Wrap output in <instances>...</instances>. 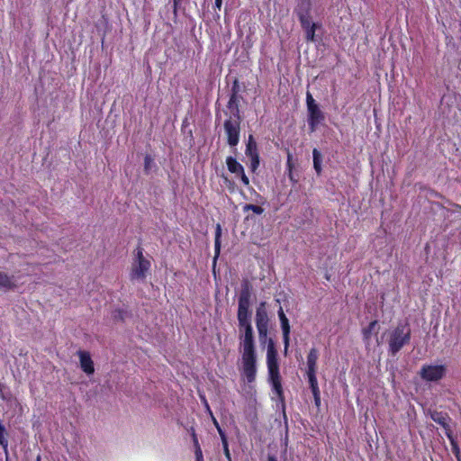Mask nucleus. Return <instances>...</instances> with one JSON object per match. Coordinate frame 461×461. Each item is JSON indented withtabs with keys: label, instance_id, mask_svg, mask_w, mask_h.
Segmentation results:
<instances>
[{
	"label": "nucleus",
	"instance_id": "f257e3e1",
	"mask_svg": "<svg viewBox=\"0 0 461 461\" xmlns=\"http://www.w3.org/2000/svg\"><path fill=\"white\" fill-rule=\"evenodd\" d=\"M252 285L245 279L241 283V289L238 299L237 319L239 322L241 351V374L248 384H252L257 377V353L254 333L251 325L250 300Z\"/></svg>",
	"mask_w": 461,
	"mask_h": 461
},
{
	"label": "nucleus",
	"instance_id": "f03ea898",
	"mask_svg": "<svg viewBox=\"0 0 461 461\" xmlns=\"http://www.w3.org/2000/svg\"><path fill=\"white\" fill-rule=\"evenodd\" d=\"M316 0H298L294 13L296 14L302 28L305 32L306 40L313 41L317 24L311 22V12Z\"/></svg>",
	"mask_w": 461,
	"mask_h": 461
},
{
	"label": "nucleus",
	"instance_id": "7ed1b4c3",
	"mask_svg": "<svg viewBox=\"0 0 461 461\" xmlns=\"http://www.w3.org/2000/svg\"><path fill=\"white\" fill-rule=\"evenodd\" d=\"M151 271V261L144 256V249L138 245L133 252L129 277L131 281L143 282Z\"/></svg>",
	"mask_w": 461,
	"mask_h": 461
},
{
	"label": "nucleus",
	"instance_id": "20e7f679",
	"mask_svg": "<svg viewBox=\"0 0 461 461\" xmlns=\"http://www.w3.org/2000/svg\"><path fill=\"white\" fill-rule=\"evenodd\" d=\"M307 122L311 132H314L317 127L325 120L324 113L320 109L312 95L306 93Z\"/></svg>",
	"mask_w": 461,
	"mask_h": 461
},
{
	"label": "nucleus",
	"instance_id": "39448f33",
	"mask_svg": "<svg viewBox=\"0 0 461 461\" xmlns=\"http://www.w3.org/2000/svg\"><path fill=\"white\" fill-rule=\"evenodd\" d=\"M411 339V330L406 325L397 326L390 334L388 339L389 348L393 355H395L401 348L408 344Z\"/></svg>",
	"mask_w": 461,
	"mask_h": 461
},
{
	"label": "nucleus",
	"instance_id": "423d86ee",
	"mask_svg": "<svg viewBox=\"0 0 461 461\" xmlns=\"http://www.w3.org/2000/svg\"><path fill=\"white\" fill-rule=\"evenodd\" d=\"M241 118L228 117L223 122L227 143L235 148L240 142Z\"/></svg>",
	"mask_w": 461,
	"mask_h": 461
},
{
	"label": "nucleus",
	"instance_id": "0eeeda50",
	"mask_svg": "<svg viewBox=\"0 0 461 461\" xmlns=\"http://www.w3.org/2000/svg\"><path fill=\"white\" fill-rule=\"evenodd\" d=\"M447 373L444 365H424L420 370L421 379L427 382H438L442 379Z\"/></svg>",
	"mask_w": 461,
	"mask_h": 461
},
{
	"label": "nucleus",
	"instance_id": "6e6552de",
	"mask_svg": "<svg viewBox=\"0 0 461 461\" xmlns=\"http://www.w3.org/2000/svg\"><path fill=\"white\" fill-rule=\"evenodd\" d=\"M266 303L262 302L256 311V326L260 339H266L268 332V316L266 310Z\"/></svg>",
	"mask_w": 461,
	"mask_h": 461
},
{
	"label": "nucleus",
	"instance_id": "1a4fd4ad",
	"mask_svg": "<svg viewBox=\"0 0 461 461\" xmlns=\"http://www.w3.org/2000/svg\"><path fill=\"white\" fill-rule=\"evenodd\" d=\"M80 360V366L82 370L87 374L92 375L95 372L94 362L91 358L89 352L85 350H79L77 352Z\"/></svg>",
	"mask_w": 461,
	"mask_h": 461
},
{
	"label": "nucleus",
	"instance_id": "9d476101",
	"mask_svg": "<svg viewBox=\"0 0 461 461\" xmlns=\"http://www.w3.org/2000/svg\"><path fill=\"white\" fill-rule=\"evenodd\" d=\"M277 350L276 348V344L272 339H269L267 341V367H279L278 358H277Z\"/></svg>",
	"mask_w": 461,
	"mask_h": 461
},
{
	"label": "nucleus",
	"instance_id": "9b49d317",
	"mask_svg": "<svg viewBox=\"0 0 461 461\" xmlns=\"http://www.w3.org/2000/svg\"><path fill=\"white\" fill-rule=\"evenodd\" d=\"M277 314H278V318L280 320V324H281V329H282V333H283V342H284V344L287 345V342L290 341V331H291L289 320L286 317V315L285 314V312H284L282 306L279 307V309L277 311Z\"/></svg>",
	"mask_w": 461,
	"mask_h": 461
},
{
	"label": "nucleus",
	"instance_id": "f8f14e48",
	"mask_svg": "<svg viewBox=\"0 0 461 461\" xmlns=\"http://www.w3.org/2000/svg\"><path fill=\"white\" fill-rule=\"evenodd\" d=\"M226 166L229 172L235 175L236 177H238L245 170L244 167L236 159V158L232 156L226 158Z\"/></svg>",
	"mask_w": 461,
	"mask_h": 461
},
{
	"label": "nucleus",
	"instance_id": "ddd939ff",
	"mask_svg": "<svg viewBox=\"0 0 461 461\" xmlns=\"http://www.w3.org/2000/svg\"><path fill=\"white\" fill-rule=\"evenodd\" d=\"M240 99L241 97L230 95V99L227 104V108L230 111V114L229 115V117L241 118L240 111Z\"/></svg>",
	"mask_w": 461,
	"mask_h": 461
},
{
	"label": "nucleus",
	"instance_id": "4468645a",
	"mask_svg": "<svg viewBox=\"0 0 461 461\" xmlns=\"http://www.w3.org/2000/svg\"><path fill=\"white\" fill-rule=\"evenodd\" d=\"M431 419L440 426H442L446 432H451L448 425L449 417L447 413L441 411H433L430 414Z\"/></svg>",
	"mask_w": 461,
	"mask_h": 461
},
{
	"label": "nucleus",
	"instance_id": "2eb2a0df",
	"mask_svg": "<svg viewBox=\"0 0 461 461\" xmlns=\"http://www.w3.org/2000/svg\"><path fill=\"white\" fill-rule=\"evenodd\" d=\"M319 358V352L315 348L310 349L307 356V371L317 372V361Z\"/></svg>",
	"mask_w": 461,
	"mask_h": 461
},
{
	"label": "nucleus",
	"instance_id": "dca6fc26",
	"mask_svg": "<svg viewBox=\"0 0 461 461\" xmlns=\"http://www.w3.org/2000/svg\"><path fill=\"white\" fill-rule=\"evenodd\" d=\"M272 385L273 392L276 394L280 402L285 406V395L282 386V378L269 381Z\"/></svg>",
	"mask_w": 461,
	"mask_h": 461
},
{
	"label": "nucleus",
	"instance_id": "f3484780",
	"mask_svg": "<svg viewBox=\"0 0 461 461\" xmlns=\"http://www.w3.org/2000/svg\"><path fill=\"white\" fill-rule=\"evenodd\" d=\"M245 154L247 157H249V156H252L255 154H259L258 149V144H257L253 135H251V134H249V138H248Z\"/></svg>",
	"mask_w": 461,
	"mask_h": 461
},
{
	"label": "nucleus",
	"instance_id": "a211bd4d",
	"mask_svg": "<svg viewBox=\"0 0 461 461\" xmlns=\"http://www.w3.org/2000/svg\"><path fill=\"white\" fill-rule=\"evenodd\" d=\"M221 226L220 223L216 224L215 227V238H214V261L220 255L221 251Z\"/></svg>",
	"mask_w": 461,
	"mask_h": 461
},
{
	"label": "nucleus",
	"instance_id": "6ab92c4d",
	"mask_svg": "<svg viewBox=\"0 0 461 461\" xmlns=\"http://www.w3.org/2000/svg\"><path fill=\"white\" fill-rule=\"evenodd\" d=\"M15 286L16 285L13 282L12 277L0 271V288L14 289Z\"/></svg>",
	"mask_w": 461,
	"mask_h": 461
},
{
	"label": "nucleus",
	"instance_id": "aec40b11",
	"mask_svg": "<svg viewBox=\"0 0 461 461\" xmlns=\"http://www.w3.org/2000/svg\"><path fill=\"white\" fill-rule=\"evenodd\" d=\"M312 157H313V167L317 173V175H321L322 168H321V162L322 158L321 152L317 149H313L312 150Z\"/></svg>",
	"mask_w": 461,
	"mask_h": 461
},
{
	"label": "nucleus",
	"instance_id": "412c9836",
	"mask_svg": "<svg viewBox=\"0 0 461 461\" xmlns=\"http://www.w3.org/2000/svg\"><path fill=\"white\" fill-rule=\"evenodd\" d=\"M316 374H317V372H306L309 385H310L312 393L320 392Z\"/></svg>",
	"mask_w": 461,
	"mask_h": 461
},
{
	"label": "nucleus",
	"instance_id": "4be33fe9",
	"mask_svg": "<svg viewBox=\"0 0 461 461\" xmlns=\"http://www.w3.org/2000/svg\"><path fill=\"white\" fill-rule=\"evenodd\" d=\"M8 432L6 430L5 426L0 420V446L4 448L5 452H7L8 447Z\"/></svg>",
	"mask_w": 461,
	"mask_h": 461
},
{
	"label": "nucleus",
	"instance_id": "5701e85b",
	"mask_svg": "<svg viewBox=\"0 0 461 461\" xmlns=\"http://www.w3.org/2000/svg\"><path fill=\"white\" fill-rule=\"evenodd\" d=\"M374 329H375V321H370L368 326L366 328L363 329V337H364V340H365L367 348L370 345L371 334H372V330Z\"/></svg>",
	"mask_w": 461,
	"mask_h": 461
},
{
	"label": "nucleus",
	"instance_id": "b1692460",
	"mask_svg": "<svg viewBox=\"0 0 461 461\" xmlns=\"http://www.w3.org/2000/svg\"><path fill=\"white\" fill-rule=\"evenodd\" d=\"M203 400H204L205 407H206V409L208 410V411H209V413H210V415H211V417H212V423H213V425L215 426V428H216V429H217V431H218V433H219V435H220V438H221V435H226V433H225V431L222 429V428L221 427V425L219 424V422H218L217 419L213 416V414H212V411H211V409H210V406H209V404H208L207 401H206L205 399H203Z\"/></svg>",
	"mask_w": 461,
	"mask_h": 461
},
{
	"label": "nucleus",
	"instance_id": "393cba45",
	"mask_svg": "<svg viewBox=\"0 0 461 461\" xmlns=\"http://www.w3.org/2000/svg\"><path fill=\"white\" fill-rule=\"evenodd\" d=\"M249 158V169L252 173H255L260 165L259 154H255L248 157Z\"/></svg>",
	"mask_w": 461,
	"mask_h": 461
},
{
	"label": "nucleus",
	"instance_id": "a878e982",
	"mask_svg": "<svg viewBox=\"0 0 461 461\" xmlns=\"http://www.w3.org/2000/svg\"><path fill=\"white\" fill-rule=\"evenodd\" d=\"M446 435H447V437L448 438V439L450 441L451 447H452V452L455 454L456 458L459 459L460 449H459L457 442L456 441V439L452 436V432H446Z\"/></svg>",
	"mask_w": 461,
	"mask_h": 461
},
{
	"label": "nucleus",
	"instance_id": "bb28decb",
	"mask_svg": "<svg viewBox=\"0 0 461 461\" xmlns=\"http://www.w3.org/2000/svg\"><path fill=\"white\" fill-rule=\"evenodd\" d=\"M221 444H222L223 454H224L227 461H232L230 448H229L227 435H221Z\"/></svg>",
	"mask_w": 461,
	"mask_h": 461
},
{
	"label": "nucleus",
	"instance_id": "cd10ccee",
	"mask_svg": "<svg viewBox=\"0 0 461 461\" xmlns=\"http://www.w3.org/2000/svg\"><path fill=\"white\" fill-rule=\"evenodd\" d=\"M248 211H252L254 213L260 215L264 212V208L259 205L246 203L243 206V212H246Z\"/></svg>",
	"mask_w": 461,
	"mask_h": 461
},
{
	"label": "nucleus",
	"instance_id": "c85d7f7f",
	"mask_svg": "<svg viewBox=\"0 0 461 461\" xmlns=\"http://www.w3.org/2000/svg\"><path fill=\"white\" fill-rule=\"evenodd\" d=\"M240 82H239L238 78H235L233 80V82H232V86H231V88H230V95L231 96L241 97L240 95Z\"/></svg>",
	"mask_w": 461,
	"mask_h": 461
},
{
	"label": "nucleus",
	"instance_id": "c756f323",
	"mask_svg": "<svg viewBox=\"0 0 461 461\" xmlns=\"http://www.w3.org/2000/svg\"><path fill=\"white\" fill-rule=\"evenodd\" d=\"M267 370L269 381L281 378L279 367H267Z\"/></svg>",
	"mask_w": 461,
	"mask_h": 461
},
{
	"label": "nucleus",
	"instance_id": "7c9ffc66",
	"mask_svg": "<svg viewBox=\"0 0 461 461\" xmlns=\"http://www.w3.org/2000/svg\"><path fill=\"white\" fill-rule=\"evenodd\" d=\"M222 179L228 190L230 193H234L236 191L235 182L233 180H230L228 176L224 175H222Z\"/></svg>",
	"mask_w": 461,
	"mask_h": 461
},
{
	"label": "nucleus",
	"instance_id": "2f4dec72",
	"mask_svg": "<svg viewBox=\"0 0 461 461\" xmlns=\"http://www.w3.org/2000/svg\"><path fill=\"white\" fill-rule=\"evenodd\" d=\"M364 419H365V420H364L363 423H364V428H365V429H366V430H367V429H368V428H370V427H372V428H373V427L375 426V425H374V423H375V419H374V420L369 419V416H368L367 411H366V413H365V415H364Z\"/></svg>",
	"mask_w": 461,
	"mask_h": 461
},
{
	"label": "nucleus",
	"instance_id": "473e14b6",
	"mask_svg": "<svg viewBox=\"0 0 461 461\" xmlns=\"http://www.w3.org/2000/svg\"><path fill=\"white\" fill-rule=\"evenodd\" d=\"M294 163H293V156L292 154L288 151L287 153V161H286V169H287V172H291V171H294Z\"/></svg>",
	"mask_w": 461,
	"mask_h": 461
},
{
	"label": "nucleus",
	"instance_id": "72a5a7b5",
	"mask_svg": "<svg viewBox=\"0 0 461 461\" xmlns=\"http://www.w3.org/2000/svg\"><path fill=\"white\" fill-rule=\"evenodd\" d=\"M153 162V159L151 158L150 156L147 155L144 158V171L146 173H149V169H150V167H151V164Z\"/></svg>",
	"mask_w": 461,
	"mask_h": 461
},
{
	"label": "nucleus",
	"instance_id": "f704fd0d",
	"mask_svg": "<svg viewBox=\"0 0 461 461\" xmlns=\"http://www.w3.org/2000/svg\"><path fill=\"white\" fill-rule=\"evenodd\" d=\"M237 178L240 180L244 186L249 185V178L247 176L245 170Z\"/></svg>",
	"mask_w": 461,
	"mask_h": 461
},
{
	"label": "nucleus",
	"instance_id": "c9c22d12",
	"mask_svg": "<svg viewBox=\"0 0 461 461\" xmlns=\"http://www.w3.org/2000/svg\"><path fill=\"white\" fill-rule=\"evenodd\" d=\"M190 431H191L192 441H193L194 447L195 448V447H197V446H200L198 438H197L195 430L193 427H191Z\"/></svg>",
	"mask_w": 461,
	"mask_h": 461
},
{
	"label": "nucleus",
	"instance_id": "e433bc0d",
	"mask_svg": "<svg viewBox=\"0 0 461 461\" xmlns=\"http://www.w3.org/2000/svg\"><path fill=\"white\" fill-rule=\"evenodd\" d=\"M195 461H203V452L200 446L194 448Z\"/></svg>",
	"mask_w": 461,
	"mask_h": 461
},
{
	"label": "nucleus",
	"instance_id": "4c0bfd02",
	"mask_svg": "<svg viewBox=\"0 0 461 461\" xmlns=\"http://www.w3.org/2000/svg\"><path fill=\"white\" fill-rule=\"evenodd\" d=\"M314 404L319 409L321 407V392L312 393Z\"/></svg>",
	"mask_w": 461,
	"mask_h": 461
},
{
	"label": "nucleus",
	"instance_id": "58836bf2",
	"mask_svg": "<svg viewBox=\"0 0 461 461\" xmlns=\"http://www.w3.org/2000/svg\"><path fill=\"white\" fill-rule=\"evenodd\" d=\"M182 0H173V9L174 13L176 14L179 5H181Z\"/></svg>",
	"mask_w": 461,
	"mask_h": 461
},
{
	"label": "nucleus",
	"instance_id": "ea45409f",
	"mask_svg": "<svg viewBox=\"0 0 461 461\" xmlns=\"http://www.w3.org/2000/svg\"><path fill=\"white\" fill-rule=\"evenodd\" d=\"M288 174V178L289 180L294 183V184H296L297 183V179L294 177V172L291 171V172H287Z\"/></svg>",
	"mask_w": 461,
	"mask_h": 461
},
{
	"label": "nucleus",
	"instance_id": "a19ab883",
	"mask_svg": "<svg viewBox=\"0 0 461 461\" xmlns=\"http://www.w3.org/2000/svg\"><path fill=\"white\" fill-rule=\"evenodd\" d=\"M221 5H222V0H215V3H214L215 8H217L218 10H221Z\"/></svg>",
	"mask_w": 461,
	"mask_h": 461
},
{
	"label": "nucleus",
	"instance_id": "79ce46f5",
	"mask_svg": "<svg viewBox=\"0 0 461 461\" xmlns=\"http://www.w3.org/2000/svg\"><path fill=\"white\" fill-rule=\"evenodd\" d=\"M289 343H290V341L287 342V346H286V344H284V354H285V356L287 355L288 348H289Z\"/></svg>",
	"mask_w": 461,
	"mask_h": 461
},
{
	"label": "nucleus",
	"instance_id": "37998d69",
	"mask_svg": "<svg viewBox=\"0 0 461 461\" xmlns=\"http://www.w3.org/2000/svg\"><path fill=\"white\" fill-rule=\"evenodd\" d=\"M267 461H277V459L275 456L268 455Z\"/></svg>",
	"mask_w": 461,
	"mask_h": 461
},
{
	"label": "nucleus",
	"instance_id": "c03bdc74",
	"mask_svg": "<svg viewBox=\"0 0 461 461\" xmlns=\"http://www.w3.org/2000/svg\"><path fill=\"white\" fill-rule=\"evenodd\" d=\"M36 461H41V456H38Z\"/></svg>",
	"mask_w": 461,
	"mask_h": 461
}]
</instances>
